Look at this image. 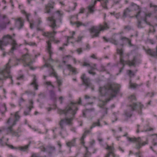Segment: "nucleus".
<instances>
[{
  "label": "nucleus",
  "instance_id": "f257e3e1",
  "mask_svg": "<svg viewBox=\"0 0 157 157\" xmlns=\"http://www.w3.org/2000/svg\"><path fill=\"white\" fill-rule=\"evenodd\" d=\"M81 99L79 98L78 101H71L70 104L68 105L64 109H58L57 112L60 115L64 114L66 116L68 114H70L71 116L69 118H66L61 120L59 124L60 128H56L52 130V132L54 133V138L56 137V135L55 134L58 132L59 130L60 131L59 134L62 138H64L67 136L68 134L66 130L65 126L66 125H70L72 124V121L74 118V115L78 109V104H81Z\"/></svg>",
  "mask_w": 157,
  "mask_h": 157
},
{
  "label": "nucleus",
  "instance_id": "f03ea898",
  "mask_svg": "<svg viewBox=\"0 0 157 157\" xmlns=\"http://www.w3.org/2000/svg\"><path fill=\"white\" fill-rule=\"evenodd\" d=\"M56 32L53 31L52 32H44L43 35L47 37L49 39L47 41V50L49 55V57L48 59L46 60L44 57H43V60L45 62V64L43 66V67H47L48 68V73L49 76H53L55 77L56 80V83L58 86V89L59 91H61L60 86L62 85V80L59 78L57 75V73L55 71L53 68L52 64L55 63H58L59 60H54L52 58L51 56L52 54V52L51 51V42H52L55 43H58L59 42L58 40H56L54 38V35Z\"/></svg>",
  "mask_w": 157,
  "mask_h": 157
},
{
  "label": "nucleus",
  "instance_id": "7ed1b4c3",
  "mask_svg": "<svg viewBox=\"0 0 157 157\" xmlns=\"http://www.w3.org/2000/svg\"><path fill=\"white\" fill-rule=\"evenodd\" d=\"M121 86L119 84L115 83H108L102 87L99 88L100 96L101 97H106L109 96V98H106L104 100H100L101 103L99 104V106L102 109L104 113L103 117L107 113V108L105 107V105L107 102L111 100L113 97L116 96L119 92Z\"/></svg>",
  "mask_w": 157,
  "mask_h": 157
},
{
  "label": "nucleus",
  "instance_id": "20e7f679",
  "mask_svg": "<svg viewBox=\"0 0 157 157\" xmlns=\"http://www.w3.org/2000/svg\"><path fill=\"white\" fill-rule=\"evenodd\" d=\"M141 12V9L139 6L132 3L130 7L127 8L124 10L123 17H135L138 20L137 27L139 28H143L139 17Z\"/></svg>",
  "mask_w": 157,
  "mask_h": 157
},
{
  "label": "nucleus",
  "instance_id": "39448f33",
  "mask_svg": "<svg viewBox=\"0 0 157 157\" xmlns=\"http://www.w3.org/2000/svg\"><path fill=\"white\" fill-rule=\"evenodd\" d=\"M129 100L132 104H130L129 106L130 107L131 110L125 111L124 115L127 117H130L132 115V111L136 110L138 112L139 114H142L141 109L143 108L144 105L141 103L137 102L134 103L133 101H136V98L134 94L130 95L128 98Z\"/></svg>",
  "mask_w": 157,
  "mask_h": 157
},
{
  "label": "nucleus",
  "instance_id": "423d86ee",
  "mask_svg": "<svg viewBox=\"0 0 157 157\" xmlns=\"http://www.w3.org/2000/svg\"><path fill=\"white\" fill-rule=\"evenodd\" d=\"M117 54H119L120 56V64L122 65V67L119 70V72L121 73L122 72L124 69V66L125 65H128L130 66H135L137 63V59L136 56L133 57V60H132L125 61L123 59V51L122 48L118 49H117Z\"/></svg>",
  "mask_w": 157,
  "mask_h": 157
},
{
  "label": "nucleus",
  "instance_id": "0eeeda50",
  "mask_svg": "<svg viewBox=\"0 0 157 157\" xmlns=\"http://www.w3.org/2000/svg\"><path fill=\"white\" fill-rule=\"evenodd\" d=\"M109 28V27L107 23L104 22L103 23V25H100L98 27L93 26L89 30L91 33H95L92 36V38H94L98 36L100 31L106 30Z\"/></svg>",
  "mask_w": 157,
  "mask_h": 157
},
{
  "label": "nucleus",
  "instance_id": "6e6552de",
  "mask_svg": "<svg viewBox=\"0 0 157 157\" xmlns=\"http://www.w3.org/2000/svg\"><path fill=\"white\" fill-rule=\"evenodd\" d=\"M11 59H10L9 62L6 64L3 70L0 71V80L6 79L8 78H10L13 81L12 77L10 75V69L11 67L9 65V63Z\"/></svg>",
  "mask_w": 157,
  "mask_h": 157
},
{
  "label": "nucleus",
  "instance_id": "1a4fd4ad",
  "mask_svg": "<svg viewBox=\"0 0 157 157\" xmlns=\"http://www.w3.org/2000/svg\"><path fill=\"white\" fill-rule=\"evenodd\" d=\"M145 141L142 142V139L140 137L137 138L127 137V139L128 141L136 143V148L138 149L140 148L142 146H144L148 144L147 138V137Z\"/></svg>",
  "mask_w": 157,
  "mask_h": 157
},
{
  "label": "nucleus",
  "instance_id": "9d476101",
  "mask_svg": "<svg viewBox=\"0 0 157 157\" xmlns=\"http://www.w3.org/2000/svg\"><path fill=\"white\" fill-rule=\"evenodd\" d=\"M101 1V4L102 7L105 9H107V4L108 2V0H92L91 4L88 7L89 12L90 13H93L94 11V6L96 4L97 2Z\"/></svg>",
  "mask_w": 157,
  "mask_h": 157
},
{
  "label": "nucleus",
  "instance_id": "9b49d317",
  "mask_svg": "<svg viewBox=\"0 0 157 157\" xmlns=\"http://www.w3.org/2000/svg\"><path fill=\"white\" fill-rule=\"evenodd\" d=\"M90 131V130H86L80 139L81 144L84 147L85 149V153L83 156V157H90L91 155L90 153L88 151V148L86 147L85 145V142L84 139L86 137L87 134L89 133Z\"/></svg>",
  "mask_w": 157,
  "mask_h": 157
},
{
  "label": "nucleus",
  "instance_id": "f8f14e48",
  "mask_svg": "<svg viewBox=\"0 0 157 157\" xmlns=\"http://www.w3.org/2000/svg\"><path fill=\"white\" fill-rule=\"evenodd\" d=\"M83 83L87 87H89L92 90H94V86L90 82V80L89 78L86 77L85 74H83L81 76Z\"/></svg>",
  "mask_w": 157,
  "mask_h": 157
},
{
  "label": "nucleus",
  "instance_id": "ddd939ff",
  "mask_svg": "<svg viewBox=\"0 0 157 157\" xmlns=\"http://www.w3.org/2000/svg\"><path fill=\"white\" fill-rule=\"evenodd\" d=\"M78 19V15H75L72 16L70 18V23L72 25H76L77 27H79L80 26H86L87 24H84L81 22L76 21Z\"/></svg>",
  "mask_w": 157,
  "mask_h": 157
},
{
  "label": "nucleus",
  "instance_id": "4468645a",
  "mask_svg": "<svg viewBox=\"0 0 157 157\" xmlns=\"http://www.w3.org/2000/svg\"><path fill=\"white\" fill-rule=\"evenodd\" d=\"M40 148L42 151L48 152L49 156L54 154L56 151L55 147L50 145L48 146L47 148H45L43 146H42Z\"/></svg>",
  "mask_w": 157,
  "mask_h": 157
},
{
  "label": "nucleus",
  "instance_id": "2eb2a0df",
  "mask_svg": "<svg viewBox=\"0 0 157 157\" xmlns=\"http://www.w3.org/2000/svg\"><path fill=\"white\" fill-rule=\"evenodd\" d=\"M145 17L143 18L141 17V19L143 20L146 24L150 26L149 33H154L155 31L154 27L153 26L151 25L150 23L147 21V17H151L152 15V13H145Z\"/></svg>",
  "mask_w": 157,
  "mask_h": 157
},
{
  "label": "nucleus",
  "instance_id": "dca6fc26",
  "mask_svg": "<svg viewBox=\"0 0 157 157\" xmlns=\"http://www.w3.org/2000/svg\"><path fill=\"white\" fill-rule=\"evenodd\" d=\"M41 22L42 21L40 18H38L35 22L33 23L30 21V28L33 29L34 27H36L37 30L43 31L44 29H43L39 27L40 24Z\"/></svg>",
  "mask_w": 157,
  "mask_h": 157
},
{
  "label": "nucleus",
  "instance_id": "f3484780",
  "mask_svg": "<svg viewBox=\"0 0 157 157\" xmlns=\"http://www.w3.org/2000/svg\"><path fill=\"white\" fill-rule=\"evenodd\" d=\"M50 93L51 99L53 101V103L52 106V107H48L47 108V110L49 111H51L52 109H55L57 108V106L56 103V97L55 93L53 91L51 90L50 91Z\"/></svg>",
  "mask_w": 157,
  "mask_h": 157
},
{
  "label": "nucleus",
  "instance_id": "a211bd4d",
  "mask_svg": "<svg viewBox=\"0 0 157 157\" xmlns=\"http://www.w3.org/2000/svg\"><path fill=\"white\" fill-rule=\"evenodd\" d=\"M11 39L12 37L9 35L4 36L2 40H1L2 43L0 45V49L2 50H3L4 48H3V47L8 44L10 40Z\"/></svg>",
  "mask_w": 157,
  "mask_h": 157
},
{
  "label": "nucleus",
  "instance_id": "6ab92c4d",
  "mask_svg": "<svg viewBox=\"0 0 157 157\" xmlns=\"http://www.w3.org/2000/svg\"><path fill=\"white\" fill-rule=\"evenodd\" d=\"M106 149L109 151V153L106 154L105 157H119L114 154V149L113 146H109L107 145Z\"/></svg>",
  "mask_w": 157,
  "mask_h": 157
},
{
  "label": "nucleus",
  "instance_id": "aec40b11",
  "mask_svg": "<svg viewBox=\"0 0 157 157\" xmlns=\"http://www.w3.org/2000/svg\"><path fill=\"white\" fill-rule=\"evenodd\" d=\"M83 66L87 67L90 69L88 71V73L92 75H94L95 74V73L93 71V70L97 69L96 64H94L91 65L85 62L83 63Z\"/></svg>",
  "mask_w": 157,
  "mask_h": 157
},
{
  "label": "nucleus",
  "instance_id": "412c9836",
  "mask_svg": "<svg viewBox=\"0 0 157 157\" xmlns=\"http://www.w3.org/2000/svg\"><path fill=\"white\" fill-rule=\"evenodd\" d=\"M13 126V124H12L10 126L8 127L7 128V132L8 134L10 133L12 136L19 137L20 136L19 132L14 131L13 129L12 128Z\"/></svg>",
  "mask_w": 157,
  "mask_h": 157
},
{
  "label": "nucleus",
  "instance_id": "4be33fe9",
  "mask_svg": "<svg viewBox=\"0 0 157 157\" xmlns=\"http://www.w3.org/2000/svg\"><path fill=\"white\" fill-rule=\"evenodd\" d=\"M6 145L8 147H9L12 149H19L21 151H25L28 150L29 144L26 145H25L24 146L19 147L18 148L16 147H14L13 145H9V144H7V143H6Z\"/></svg>",
  "mask_w": 157,
  "mask_h": 157
},
{
  "label": "nucleus",
  "instance_id": "5701e85b",
  "mask_svg": "<svg viewBox=\"0 0 157 157\" xmlns=\"http://www.w3.org/2000/svg\"><path fill=\"white\" fill-rule=\"evenodd\" d=\"M29 56L28 54L27 53L23 55L22 58L17 59V60L18 61L22 60L24 62V65L25 67L29 66V64L28 61L29 59Z\"/></svg>",
  "mask_w": 157,
  "mask_h": 157
},
{
  "label": "nucleus",
  "instance_id": "b1692460",
  "mask_svg": "<svg viewBox=\"0 0 157 157\" xmlns=\"http://www.w3.org/2000/svg\"><path fill=\"white\" fill-rule=\"evenodd\" d=\"M70 33L72 35L71 36H67V42L66 43H64L63 45L67 46L70 43H71L72 44H73V40H74V36L75 34V32L74 31L70 32Z\"/></svg>",
  "mask_w": 157,
  "mask_h": 157
},
{
  "label": "nucleus",
  "instance_id": "393cba45",
  "mask_svg": "<svg viewBox=\"0 0 157 157\" xmlns=\"http://www.w3.org/2000/svg\"><path fill=\"white\" fill-rule=\"evenodd\" d=\"M140 126L138 125H137V130H136V133H138L140 131L141 132H146L147 131H150L153 130V129L151 127H150L149 125H147L146 126H145L144 127V129H140Z\"/></svg>",
  "mask_w": 157,
  "mask_h": 157
},
{
  "label": "nucleus",
  "instance_id": "a878e982",
  "mask_svg": "<svg viewBox=\"0 0 157 157\" xmlns=\"http://www.w3.org/2000/svg\"><path fill=\"white\" fill-rule=\"evenodd\" d=\"M47 20L50 22V26L53 29L55 28L56 26V20L54 16L49 17H48Z\"/></svg>",
  "mask_w": 157,
  "mask_h": 157
},
{
  "label": "nucleus",
  "instance_id": "bb28decb",
  "mask_svg": "<svg viewBox=\"0 0 157 157\" xmlns=\"http://www.w3.org/2000/svg\"><path fill=\"white\" fill-rule=\"evenodd\" d=\"M63 63L64 64H65L68 61L70 58H72L73 62L75 64L77 63L76 59L74 58L73 57L71 56L68 55L64 56L63 58Z\"/></svg>",
  "mask_w": 157,
  "mask_h": 157
},
{
  "label": "nucleus",
  "instance_id": "cd10ccee",
  "mask_svg": "<svg viewBox=\"0 0 157 157\" xmlns=\"http://www.w3.org/2000/svg\"><path fill=\"white\" fill-rule=\"evenodd\" d=\"M94 111V109H86L83 110L82 111L83 116L85 117L86 116H89L91 114V112Z\"/></svg>",
  "mask_w": 157,
  "mask_h": 157
},
{
  "label": "nucleus",
  "instance_id": "c85d7f7f",
  "mask_svg": "<svg viewBox=\"0 0 157 157\" xmlns=\"http://www.w3.org/2000/svg\"><path fill=\"white\" fill-rule=\"evenodd\" d=\"M54 3H55L54 2H49L46 6L45 10L46 11V13H49L50 12V9L53 8Z\"/></svg>",
  "mask_w": 157,
  "mask_h": 157
},
{
  "label": "nucleus",
  "instance_id": "c756f323",
  "mask_svg": "<svg viewBox=\"0 0 157 157\" xmlns=\"http://www.w3.org/2000/svg\"><path fill=\"white\" fill-rule=\"evenodd\" d=\"M33 81L31 83H30V85H33L34 89L35 90H37L38 89V85L36 82V77L35 75H33Z\"/></svg>",
  "mask_w": 157,
  "mask_h": 157
},
{
  "label": "nucleus",
  "instance_id": "7c9ffc66",
  "mask_svg": "<svg viewBox=\"0 0 157 157\" xmlns=\"http://www.w3.org/2000/svg\"><path fill=\"white\" fill-rule=\"evenodd\" d=\"M16 25L19 29H20L23 25V23L21 18H18L16 22Z\"/></svg>",
  "mask_w": 157,
  "mask_h": 157
},
{
  "label": "nucleus",
  "instance_id": "2f4dec72",
  "mask_svg": "<svg viewBox=\"0 0 157 157\" xmlns=\"http://www.w3.org/2000/svg\"><path fill=\"white\" fill-rule=\"evenodd\" d=\"M40 55V54H38V55H35V56L34 57H33V59L32 60L31 59V56L30 55V70H35L37 68V67H33L31 65V64L32 63L35 62V59L38 56H39Z\"/></svg>",
  "mask_w": 157,
  "mask_h": 157
},
{
  "label": "nucleus",
  "instance_id": "473e14b6",
  "mask_svg": "<svg viewBox=\"0 0 157 157\" xmlns=\"http://www.w3.org/2000/svg\"><path fill=\"white\" fill-rule=\"evenodd\" d=\"M57 16L58 17V21L60 23H62V18L63 15V13L62 11L57 10L56 12Z\"/></svg>",
  "mask_w": 157,
  "mask_h": 157
},
{
  "label": "nucleus",
  "instance_id": "72a5a7b5",
  "mask_svg": "<svg viewBox=\"0 0 157 157\" xmlns=\"http://www.w3.org/2000/svg\"><path fill=\"white\" fill-rule=\"evenodd\" d=\"M103 38L104 41L106 42H109L115 45H117L118 44L117 41L116 40L113 39H107L106 37L105 36L103 37Z\"/></svg>",
  "mask_w": 157,
  "mask_h": 157
},
{
  "label": "nucleus",
  "instance_id": "f704fd0d",
  "mask_svg": "<svg viewBox=\"0 0 157 157\" xmlns=\"http://www.w3.org/2000/svg\"><path fill=\"white\" fill-rule=\"evenodd\" d=\"M67 69L70 72H72L74 74L77 73L76 68L72 67L70 64H67L66 65Z\"/></svg>",
  "mask_w": 157,
  "mask_h": 157
},
{
  "label": "nucleus",
  "instance_id": "c9c22d12",
  "mask_svg": "<svg viewBox=\"0 0 157 157\" xmlns=\"http://www.w3.org/2000/svg\"><path fill=\"white\" fill-rule=\"evenodd\" d=\"M76 139V138H74L71 141L67 142L66 143L67 146L69 147L75 146V144Z\"/></svg>",
  "mask_w": 157,
  "mask_h": 157
},
{
  "label": "nucleus",
  "instance_id": "e433bc0d",
  "mask_svg": "<svg viewBox=\"0 0 157 157\" xmlns=\"http://www.w3.org/2000/svg\"><path fill=\"white\" fill-rule=\"evenodd\" d=\"M150 136L151 138L153 139L152 143L155 147V146L157 145V134L152 135Z\"/></svg>",
  "mask_w": 157,
  "mask_h": 157
},
{
  "label": "nucleus",
  "instance_id": "4c0bfd02",
  "mask_svg": "<svg viewBox=\"0 0 157 157\" xmlns=\"http://www.w3.org/2000/svg\"><path fill=\"white\" fill-rule=\"evenodd\" d=\"M121 40L123 41H125L128 43V45L130 46H131L132 45L131 44L130 40L127 38L125 37H122L121 39Z\"/></svg>",
  "mask_w": 157,
  "mask_h": 157
},
{
  "label": "nucleus",
  "instance_id": "58836bf2",
  "mask_svg": "<svg viewBox=\"0 0 157 157\" xmlns=\"http://www.w3.org/2000/svg\"><path fill=\"white\" fill-rule=\"evenodd\" d=\"M15 120L14 121L12 124L13 125H14L16 124V122L18 121L20 118V116L18 114V112H16L15 114Z\"/></svg>",
  "mask_w": 157,
  "mask_h": 157
},
{
  "label": "nucleus",
  "instance_id": "ea45409f",
  "mask_svg": "<svg viewBox=\"0 0 157 157\" xmlns=\"http://www.w3.org/2000/svg\"><path fill=\"white\" fill-rule=\"evenodd\" d=\"M12 47L10 51L12 53L13 51L16 49V46L17 45L16 41L14 40H13L12 43Z\"/></svg>",
  "mask_w": 157,
  "mask_h": 157
},
{
  "label": "nucleus",
  "instance_id": "a19ab883",
  "mask_svg": "<svg viewBox=\"0 0 157 157\" xmlns=\"http://www.w3.org/2000/svg\"><path fill=\"white\" fill-rule=\"evenodd\" d=\"M100 119H99L98 120L97 122H95L93 123L91 126L90 127V129H91L95 127V126H100Z\"/></svg>",
  "mask_w": 157,
  "mask_h": 157
},
{
  "label": "nucleus",
  "instance_id": "79ce46f5",
  "mask_svg": "<svg viewBox=\"0 0 157 157\" xmlns=\"http://www.w3.org/2000/svg\"><path fill=\"white\" fill-rule=\"evenodd\" d=\"M10 23V21H9L7 23L3 22L0 23V29H2L6 28V24H8Z\"/></svg>",
  "mask_w": 157,
  "mask_h": 157
},
{
  "label": "nucleus",
  "instance_id": "37998d69",
  "mask_svg": "<svg viewBox=\"0 0 157 157\" xmlns=\"http://www.w3.org/2000/svg\"><path fill=\"white\" fill-rule=\"evenodd\" d=\"M138 86V85L136 83H133L132 82L131 80H130L129 82V87L131 88H135Z\"/></svg>",
  "mask_w": 157,
  "mask_h": 157
},
{
  "label": "nucleus",
  "instance_id": "c03bdc74",
  "mask_svg": "<svg viewBox=\"0 0 157 157\" xmlns=\"http://www.w3.org/2000/svg\"><path fill=\"white\" fill-rule=\"evenodd\" d=\"M127 73L130 78L132 77L135 75L134 73L131 70H127Z\"/></svg>",
  "mask_w": 157,
  "mask_h": 157
},
{
  "label": "nucleus",
  "instance_id": "a18cd8bd",
  "mask_svg": "<svg viewBox=\"0 0 157 157\" xmlns=\"http://www.w3.org/2000/svg\"><path fill=\"white\" fill-rule=\"evenodd\" d=\"M21 13L24 15L25 16L27 20L29 21V14H28L24 10H22L21 11Z\"/></svg>",
  "mask_w": 157,
  "mask_h": 157
},
{
  "label": "nucleus",
  "instance_id": "49530a36",
  "mask_svg": "<svg viewBox=\"0 0 157 157\" xmlns=\"http://www.w3.org/2000/svg\"><path fill=\"white\" fill-rule=\"evenodd\" d=\"M74 7L72 8H70L69 10H67V12H70L71 11H73L75 10L76 7L77 6V4L76 3H74Z\"/></svg>",
  "mask_w": 157,
  "mask_h": 157
},
{
  "label": "nucleus",
  "instance_id": "de8ad7c7",
  "mask_svg": "<svg viewBox=\"0 0 157 157\" xmlns=\"http://www.w3.org/2000/svg\"><path fill=\"white\" fill-rule=\"evenodd\" d=\"M3 106L5 110L3 112L0 109V112L2 114H4V113L7 111V108L5 104H3Z\"/></svg>",
  "mask_w": 157,
  "mask_h": 157
},
{
  "label": "nucleus",
  "instance_id": "09e8293b",
  "mask_svg": "<svg viewBox=\"0 0 157 157\" xmlns=\"http://www.w3.org/2000/svg\"><path fill=\"white\" fill-rule=\"evenodd\" d=\"M98 70L100 71H106V69L105 67L102 65H101L100 66V68Z\"/></svg>",
  "mask_w": 157,
  "mask_h": 157
},
{
  "label": "nucleus",
  "instance_id": "8fccbe9b",
  "mask_svg": "<svg viewBox=\"0 0 157 157\" xmlns=\"http://www.w3.org/2000/svg\"><path fill=\"white\" fill-rule=\"evenodd\" d=\"M150 7L154 8H155L154 11L155 13H156V12L157 11V6L153 5L152 3H151L150 4Z\"/></svg>",
  "mask_w": 157,
  "mask_h": 157
},
{
  "label": "nucleus",
  "instance_id": "3c124183",
  "mask_svg": "<svg viewBox=\"0 0 157 157\" xmlns=\"http://www.w3.org/2000/svg\"><path fill=\"white\" fill-rule=\"evenodd\" d=\"M146 42L150 43L151 44H153L154 43V41L150 39H147V40Z\"/></svg>",
  "mask_w": 157,
  "mask_h": 157
},
{
  "label": "nucleus",
  "instance_id": "603ef678",
  "mask_svg": "<svg viewBox=\"0 0 157 157\" xmlns=\"http://www.w3.org/2000/svg\"><path fill=\"white\" fill-rule=\"evenodd\" d=\"M124 29L128 31L132 29L131 27L129 25L125 26L124 27Z\"/></svg>",
  "mask_w": 157,
  "mask_h": 157
},
{
  "label": "nucleus",
  "instance_id": "864d4df0",
  "mask_svg": "<svg viewBox=\"0 0 157 157\" xmlns=\"http://www.w3.org/2000/svg\"><path fill=\"white\" fill-rule=\"evenodd\" d=\"M45 85H48V86H52L53 88L54 87V86H53L51 82H50L48 81V82H45Z\"/></svg>",
  "mask_w": 157,
  "mask_h": 157
},
{
  "label": "nucleus",
  "instance_id": "5fc2aeb1",
  "mask_svg": "<svg viewBox=\"0 0 157 157\" xmlns=\"http://www.w3.org/2000/svg\"><path fill=\"white\" fill-rule=\"evenodd\" d=\"M95 141L94 140H92L91 141H90V142L89 147H92Z\"/></svg>",
  "mask_w": 157,
  "mask_h": 157
},
{
  "label": "nucleus",
  "instance_id": "6e6d98bb",
  "mask_svg": "<svg viewBox=\"0 0 157 157\" xmlns=\"http://www.w3.org/2000/svg\"><path fill=\"white\" fill-rule=\"evenodd\" d=\"M154 95V93L153 92L151 93H148L147 95V96H149L150 97H152Z\"/></svg>",
  "mask_w": 157,
  "mask_h": 157
},
{
  "label": "nucleus",
  "instance_id": "4d7b16f0",
  "mask_svg": "<svg viewBox=\"0 0 157 157\" xmlns=\"http://www.w3.org/2000/svg\"><path fill=\"white\" fill-rule=\"evenodd\" d=\"M76 52L78 54H80L82 52L81 48H79L76 50Z\"/></svg>",
  "mask_w": 157,
  "mask_h": 157
},
{
  "label": "nucleus",
  "instance_id": "13d9d810",
  "mask_svg": "<svg viewBox=\"0 0 157 157\" xmlns=\"http://www.w3.org/2000/svg\"><path fill=\"white\" fill-rule=\"evenodd\" d=\"M28 112H26V111H25L24 112V114L25 115H28L29 114V107H28Z\"/></svg>",
  "mask_w": 157,
  "mask_h": 157
},
{
  "label": "nucleus",
  "instance_id": "bf43d9fd",
  "mask_svg": "<svg viewBox=\"0 0 157 157\" xmlns=\"http://www.w3.org/2000/svg\"><path fill=\"white\" fill-rule=\"evenodd\" d=\"M82 39V37L80 36H79L78 37V39L75 40V42H79Z\"/></svg>",
  "mask_w": 157,
  "mask_h": 157
},
{
  "label": "nucleus",
  "instance_id": "052dcab7",
  "mask_svg": "<svg viewBox=\"0 0 157 157\" xmlns=\"http://www.w3.org/2000/svg\"><path fill=\"white\" fill-rule=\"evenodd\" d=\"M23 75H21L20 76H18L17 78V79L18 80H21V79H22L23 78Z\"/></svg>",
  "mask_w": 157,
  "mask_h": 157
},
{
  "label": "nucleus",
  "instance_id": "680f3d73",
  "mask_svg": "<svg viewBox=\"0 0 157 157\" xmlns=\"http://www.w3.org/2000/svg\"><path fill=\"white\" fill-rule=\"evenodd\" d=\"M30 46H36V44L35 42H30Z\"/></svg>",
  "mask_w": 157,
  "mask_h": 157
},
{
  "label": "nucleus",
  "instance_id": "e2e57ef3",
  "mask_svg": "<svg viewBox=\"0 0 157 157\" xmlns=\"http://www.w3.org/2000/svg\"><path fill=\"white\" fill-rule=\"evenodd\" d=\"M63 99V98L62 96L59 97V101L61 104L62 103Z\"/></svg>",
  "mask_w": 157,
  "mask_h": 157
},
{
  "label": "nucleus",
  "instance_id": "0e129e2a",
  "mask_svg": "<svg viewBox=\"0 0 157 157\" xmlns=\"http://www.w3.org/2000/svg\"><path fill=\"white\" fill-rule=\"evenodd\" d=\"M84 11V9L83 8H82L80 9L79 13H83Z\"/></svg>",
  "mask_w": 157,
  "mask_h": 157
},
{
  "label": "nucleus",
  "instance_id": "69168bd1",
  "mask_svg": "<svg viewBox=\"0 0 157 157\" xmlns=\"http://www.w3.org/2000/svg\"><path fill=\"white\" fill-rule=\"evenodd\" d=\"M32 104H33V101L31 100H30V110L31 109L32 107Z\"/></svg>",
  "mask_w": 157,
  "mask_h": 157
},
{
  "label": "nucleus",
  "instance_id": "338daca9",
  "mask_svg": "<svg viewBox=\"0 0 157 157\" xmlns=\"http://www.w3.org/2000/svg\"><path fill=\"white\" fill-rule=\"evenodd\" d=\"M136 157H141L140 152H139L136 153Z\"/></svg>",
  "mask_w": 157,
  "mask_h": 157
},
{
  "label": "nucleus",
  "instance_id": "774afa93",
  "mask_svg": "<svg viewBox=\"0 0 157 157\" xmlns=\"http://www.w3.org/2000/svg\"><path fill=\"white\" fill-rule=\"evenodd\" d=\"M12 120V119L11 117L9 118L7 121V124L10 123V121Z\"/></svg>",
  "mask_w": 157,
  "mask_h": 157
}]
</instances>
